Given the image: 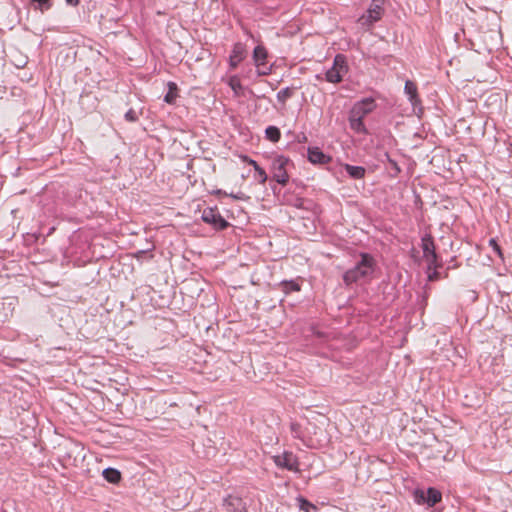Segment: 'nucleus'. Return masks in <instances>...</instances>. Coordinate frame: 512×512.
Segmentation results:
<instances>
[{"instance_id":"nucleus-32","label":"nucleus","mask_w":512,"mask_h":512,"mask_svg":"<svg viewBox=\"0 0 512 512\" xmlns=\"http://www.w3.org/2000/svg\"><path fill=\"white\" fill-rule=\"evenodd\" d=\"M241 159H242L244 162L248 163L249 165H250V161H253V159H251V158H249L248 156H245V155H244V156H241Z\"/></svg>"},{"instance_id":"nucleus-24","label":"nucleus","mask_w":512,"mask_h":512,"mask_svg":"<svg viewBox=\"0 0 512 512\" xmlns=\"http://www.w3.org/2000/svg\"><path fill=\"white\" fill-rule=\"evenodd\" d=\"M32 2L36 3V8L42 12L49 10L53 5V0H32Z\"/></svg>"},{"instance_id":"nucleus-26","label":"nucleus","mask_w":512,"mask_h":512,"mask_svg":"<svg viewBox=\"0 0 512 512\" xmlns=\"http://www.w3.org/2000/svg\"><path fill=\"white\" fill-rule=\"evenodd\" d=\"M255 172H256L255 177L259 181V183L265 184V182L268 179V176H267V173L265 172V170L262 167H260V168H257V170Z\"/></svg>"},{"instance_id":"nucleus-11","label":"nucleus","mask_w":512,"mask_h":512,"mask_svg":"<svg viewBox=\"0 0 512 512\" xmlns=\"http://www.w3.org/2000/svg\"><path fill=\"white\" fill-rule=\"evenodd\" d=\"M246 48L242 43H236L233 46L232 53L230 55L229 64L231 68L235 69L245 58Z\"/></svg>"},{"instance_id":"nucleus-18","label":"nucleus","mask_w":512,"mask_h":512,"mask_svg":"<svg viewBox=\"0 0 512 512\" xmlns=\"http://www.w3.org/2000/svg\"><path fill=\"white\" fill-rule=\"evenodd\" d=\"M297 502H298L299 509L304 512H318L319 511V509L316 505H314L313 503L309 502L307 499H305L301 496L297 498Z\"/></svg>"},{"instance_id":"nucleus-17","label":"nucleus","mask_w":512,"mask_h":512,"mask_svg":"<svg viewBox=\"0 0 512 512\" xmlns=\"http://www.w3.org/2000/svg\"><path fill=\"white\" fill-rule=\"evenodd\" d=\"M228 84L236 97H241L244 95V88L237 76L230 77Z\"/></svg>"},{"instance_id":"nucleus-13","label":"nucleus","mask_w":512,"mask_h":512,"mask_svg":"<svg viewBox=\"0 0 512 512\" xmlns=\"http://www.w3.org/2000/svg\"><path fill=\"white\" fill-rule=\"evenodd\" d=\"M405 93L409 96V100L411 104L416 107L421 103V100L418 96V89L416 83L413 81L407 80L405 82Z\"/></svg>"},{"instance_id":"nucleus-12","label":"nucleus","mask_w":512,"mask_h":512,"mask_svg":"<svg viewBox=\"0 0 512 512\" xmlns=\"http://www.w3.org/2000/svg\"><path fill=\"white\" fill-rule=\"evenodd\" d=\"M308 159L313 164H326L330 157L325 155L318 147L308 149Z\"/></svg>"},{"instance_id":"nucleus-2","label":"nucleus","mask_w":512,"mask_h":512,"mask_svg":"<svg viewBox=\"0 0 512 512\" xmlns=\"http://www.w3.org/2000/svg\"><path fill=\"white\" fill-rule=\"evenodd\" d=\"M347 71L348 67L345 57L338 54L334 58L333 66L326 72V80L331 83H339Z\"/></svg>"},{"instance_id":"nucleus-23","label":"nucleus","mask_w":512,"mask_h":512,"mask_svg":"<svg viewBox=\"0 0 512 512\" xmlns=\"http://www.w3.org/2000/svg\"><path fill=\"white\" fill-rule=\"evenodd\" d=\"M290 431L294 438L296 439H302L303 438V431L301 428V425L297 422H291L290 424Z\"/></svg>"},{"instance_id":"nucleus-7","label":"nucleus","mask_w":512,"mask_h":512,"mask_svg":"<svg viewBox=\"0 0 512 512\" xmlns=\"http://www.w3.org/2000/svg\"><path fill=\"white\" fill-rule=\"evenodd\" d=\"M272 459L275 465L281 469H286L288 471L299 470L297 457L290 451H285L282 454L274 455Z\"/></svg>"},{"instance_id":"nucleus-19","label":"nucleus","mask_w":512,"mask_h":512,"mask_svg":"<svg viewBox=\"0 0 512 512\" xmlns=\"http://www.w3.org/2000/svg\"><path fill=\"white\" fill-rule=\"evenodd\" d=\"M345 169L347 173L354 179H361L365 175V169L360 166L346 165Z\"/></svg>"},{"instance_id":"nucleus-10","label":"nucleus","mask_w":512,"mask_h":512,"mask_svg":"<svg viewBox=\"0 0 512 512\" xmlns=\"http://www.w3.org/2000/svg\"><path fill=\"white\" fill-rule=\"evenodd\" d=\"M267 57H268V52L264 46L258 45L255 47V49L253 51V60H254L256 67L258 68L259 75H268L270 73L269 69L268 70L261 69V67L265 66Z\"/></svg>"},{"instance_id":"nucleus-30","label":"nucleus","mask_w":512,"mask_h":512,"mask_svg":"<svg viewBox=\"0 0 512 512\" xmlns=\"http://www.w3.org/2000/svg\"><path fill=\"white\" fill-rule=\"evenodd\" d=\"M217 194L218 195H225V196H228V194L226 192H223L222 190H218L217 191ZM230 197L234 198V199H243L242 196H239V195H234V194H229Z\"/></svg>"},{"instance_id":"nucleus-31","label":"nucleus","mask_w":512,"mask_h":512,"mask_svg":"<svg viewBox=\"0 0 512 512\" xmlns=\"http://www.w3.org/2000/svg\"><path fill=\"white\" fill-rule=\"evenodd\" d=\"M67 4L76 6L79 3V0H66Z\"/></svg>"},{"instance_id":"nucleus-14","label":"nucleus","mask_w":512,"mask_h":512,"mask_svg":"<svg viewBox=\"0 0 512 512\" xmlns=\"http://www.w3.org/2000/svg\"><path fill=\"white\" fill-rule=\"evenodd\" d=\"M223 506L229 512H237L242 508V499L229 495L223 500Z\"/></svg>"},{"instance_id":"nucleus-27","label":"nucleus","mask_w":512,"mask_h":512,"mask_svg":"<svg viewBox=\"0 0 512 512\" xmlns=\"http://www.w3.org/2000/svg\"><path fill=\"white\" fill-rule=\"evenodd\" d=\"M489 245L493 248V250L497 253L500 258H503V253L501 247L498 245L497 241L494 238L489 240Z\"/></svg>"},{"instance_id":"nucleus-8","label":"nucleus","mask_w":512,"mask_h":512,"mask_svg":"<svg viewBox=\"0 0 512 512\" xmlns=\"http://www.w3.org/2000/svg\"><path fill=\"white\" fill-rule=\"evenodd\" d=\"M376 108L373 98H365L356 102L350 110V115L363 119Z\"/></svg>"},{"instance_id":"nucleus-6","label":"nucleus","mask_w":512,"mask_h":512,"mask_svg":"<svg viewBox=\"0 0 512 512\" xmlns=\"http://www.w3.org/2000/svg\"><path fill=\"white\" fill-rule=\"evenodd\" d=\"M385 0H372L367 14L360 17L359 21L362 25H372L379 21L384 13L383 5Z\"/></svg>"},{"instance_id":"nucleus-5","label":"nucleus","mask_w":512,"mask_h":512,"mask_svg":"<svg viewBox=\"0 0 512 512\" xmlns=\"http://www.w3.org/2000/svg\"><path fill=\"white\" fill-rule=\"evenodd\" d=\"M201 218L215 230H224L229 226V223L221 216L217 207L205 208L202 212Z\"/></svg>"},{"instance_id":"nucleus-28","label":"nucleus","mask_w":512,"mask_h":512,"mask_svg":"<svg viewBox=\"0 0 512 512\" xmlns=\"http://www.w3.org/2000/svg\"><path fill=\"white\" fill-rule=\"evenodd\" d=\"M125 118L130 122H135L138 119L137 114L133 109H130L126 112Z\"/></svg>"},{"instance_id":"nucleus-29","label":"nucleus","mask_w":512,"mask_h":512,"mask_svg":"<svg viewBox=\"0 0 512 512\" xmlns=\"http://www.w3.org/2000/svg\"><path fill=\"white\" fill-rule=\"evenodd\" d=\"M437 268H432L431 270H429V273H428V279L430 281H434V280H438L439 279V273L436 271Z\"/></svg>"},{"instance_id":"nucleus-25","label":"nucleus","mask_w":512,"mask_h":512,"mask_svg":"<svg viewBox=\"0 0 512 512\" xmlns=\"http://www.w3.org/2000/svg\"><path fill=\"white\" fill-rule=\"evenodd\" d=\"M282 285H283V290L285 292L300 290V285L294 281H285L282 283Z\"/></svg>"},{"instance_id":"nucleus-3","label":"nucleus","mask_w":512,"mask_h":512,"mask_svg":"<svg viewBox=\"0 0 512 512\" xmlns=\"http://www.w3.org/2000/svg\"><path fill=\"white\" fill-rule=\"evenodd\" d=\"M288 165L289 160L284 156H277L272 161L271 173L273 179L281 185H286L289 181V175L287 173Z\"/></svg>"},{"instance_id":"nucleus-21","label":"nucleus","mask_w":512,"mask_h":512,"mask_svg":"<svg viewBox=\"0 0 512 512\" xmlns=\"http://www.w3.org/2000/svg\"><path fill=\"white\" fill-rule=\"evenodd\" d=\"M176 98H177V87H176V84L173 83V82H170L169 83V91L165 95L164 100L168 104H173L175 102Z\"/></svg>"},{"instance_id":"nucleus-33","label":"nucleus","mask_w":512,"mask_h":512,"mask_svg":"<svg viewBox=\"0 0 512 512\" xmlns=\"http://www.w3.org/2000/svg\"><path fill=\"white\" fill-rule=\"evenodd\" d=\"M250 165L254 168L255 171L257 170V168H260V166L257 164L255 160L250 161Z\"/></svg>"},{"instance_id":"nucleus-22","label":"nucleus","mask_w":512,"mask_h":512,"mask_svg":"<svg viewBox=\"0 0 512 512\" xmlns=\"http://www.w3.org/2000/svg\"><path fill=\"white\" fill-rule=\"evenodd\" d=\"M293 95V89L292 88H284L282 90H280L278 93H277V99L278 101H280L282 104H285L286 101L291 98Z\"/></svg>"},{"instance_id":"nucleus-15","label":"nucleus","mask_w":512,"mask_h":512,"mask_svg":"<svg viewBox=\"0 0 512 512\" xmlns=\"http://www.w3.org/2000/svg\"><path fill=\"white\" fill-rule=\"evenodd\" d=\"M348 120H349L350 128L354 132L359 133V134H367L368 133L367 128L363 122V119L354 117L349 114Z\"/></svg>"},{"instance_id":"nucleus-16","label":"nucleus","mask_w":512,"mask_h":512,"mask_svg":"<svg viewBox=\"0 0 512 512\" xmlns=\"http://www.w3.org/2000/svg\"><path fill=\"white\" fill-rule=\"evenodd\" d=\"M102 475L106 481L112 484H116L121 480V473L114 468L104 469Z\"/></svg>"},{"instance_id":"nucleus-20","label":"nucleus","mask_w":512,"mask_h":512,"mask_svg":"<svg viewBox=\"0 0 512 512\" xmlns=\"http://www.w3.org/2000/svg\"><path fill=\"white\" fill-rule=\"evenodd\" d=\"M265 135L267 139L274 143L278 142L281 138V132L276 126H268L265 130Z\"/></svg>"},{"instance_id":"nucleus-4","label":"nucleus","mask_w":512,"mask_h":512,"mask_svg":"<svg viewBox=\"0 0 512 512\" xmlns=\"http://www.w3.org/2000/svg\"><path fill=\"white\" fill-rule=\"evenodd\" d=\"M421 246L423 250V258L427 263L428 270L440 267L441 264L438 263V257L435 251L433 238L430 235H425L422 238Z\"/></svg>"},{"instance_id":"nucleus-1","label":"nucleus","mask_w":512,"mask_h":512,"mask_svg":"<svg viewBox=\"0 0 512 512\" xmlns=\"http://www.w3.org/2000/svg\"><path fill=\"white\" fill-rule=\"evenodd\" d=\"M376 266V261L373 256L367 253L361 254V260L352 269L345 272L343 281L346 285H351L361 279L370 277Z\"/></svg>"},{"instance_id":"nucleus-9","label":"nucleus","mask_w":512,"mask_h":512,"mask_svg":"<svg viewBox=\"0 0 512 512\" xmlns=\"http://www.w3.org/2000/svg\"><path fill=\"white\" fill-rule=\"evenodd\" d=\"M415 497L418 503H426L428 506L432 507L442 499V494L439 490L435 488H428L426 492L422 490H417L415 492Z\"/></svg>"}]
</instances>
